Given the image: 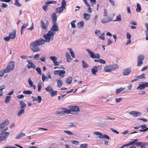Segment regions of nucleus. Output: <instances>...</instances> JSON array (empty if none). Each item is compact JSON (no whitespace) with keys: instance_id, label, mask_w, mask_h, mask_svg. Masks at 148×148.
Returning <instances> with one entry per match:
<instances>
[{"instance_id":"2f4dec72","label":"nucleus","mask_w":148,"mask_h":148,"mask_svg":"<svg viewBox=\"0 0 148 148\" xmlns=\"http://www.w3.org/2000/svg\"><path fill=\"white\" fill-rule=\"evenodd\" d=\"M138 140V139H135L131 142L128 143L127 144H126L125 145L127 146H130L131 145H132L136 143V142Z\"/></svg>"},{"instance_id":"cd10ccee","label":"nucleus","mask_w":148,"mask_h":148,"mask_svg":"<svg viewBox=\"0 0 148 148\" xmlns=\"http://www.w3.org/2000/svg\"><path fill=\"white\" fill-rule=\"evenodd\" d=\"M84 25V22L81 21L78 23L77 26L79 28L82 29L83 28Z\"/></svg>"},{"instance_id":"a18cd8bd","label":"nucleus","mask_w":148,"mask_h":148,"mask_svg":"<svg viewBox=\"0 0 148 148\" xmlns=\"http://www.w3.org/2000/svg\"><path fill=\"white\" fill-rule=\"evenodd\" d=\"M23 93L26 95H30L32 94V92L31 91L24 90L23 91Z\"/></svg>"},{"instance_id":"20e7f679","label":"nucleus","mask_w":148,"mask_h":148,"mask_svg":"<svg viewBox=\"0 0 148 148\" xmlns=\"http://www.w3.org/2000/svg\"><path fill=\"white\" fill-rule=\"evenodd\" d=\"M14 62L13 61L11 62L5 69V72H9L14 68Z\"/></svg>"},{"instance_id":"9b49d317","label":"nucleus","mask_w":148,"mask_h":148,"mask_svg":"<svg viewBox=\"0 0 148 148\" xmlns=\"http://www.w3.org/2000/svg\"><path fill=\"white\" fill-rule=\"evenodd\" d=\"M27 61L28 62V63L29 64L27 65V68H28L30 69V68H32L34 69H35L36 66L31 60H27Z\"/></svg>"},{"instance_id":"e433bc0d","label":"nucleus","mask_w":148,"mask_h":148,"mask_svg":"<svg viewBox=\"0 0 148 148\" xmlns=\"http://www.w3.org/2000/svg\"><path fill=\"white\" fill-rule=\"evenodd\" d=\"M141 10L140 5L139 3H137L136 11L137 12H140Z\"/></svg>"},{"instance_id":"0e129e2a","label":"nucleus","mask_w":148,"mask_h":148,"mask_svg":"<svg viewBox=\"0 0 148 148\" xmlns=\"http://www.w3.org/2000/svg\"><path fill=\"white\" fill-rule=\"evenodd\" d=\"M143 143V142H137V143H136V145L138 146L139 147L140 146V145H142Z\"/></svg>"},{"instance_id":"6ab92c4d","label":"nucleus","mask_w":148,"mask_h":148,"mask_svg":"<svg viewBox=\"0 0 148 148\" xmlns=\"http://www.w3.org/2000/svg\"><path fill=\"white\" fill-rule=\"evenodd\" d=\"M62 110H64V111H62L64 112L63 114H71V111L70 109H67L65 108H62Z\"/></svg>"},{"instance_id":"412c9836","label":"nucleus","mask_w":148,"mask_h":148,"mask_svg":"<svg viewBox=\"0 0 148 148\" xmlns=\"http://www.w3.org/2000/svg\"><path fill=\"white\" fill-rule=\"evenodd\" d=\"M112 21V18H109L108 19H103L101 20V22L103 23H107L108 22L110 21Z\"/></svg>"},{"instance_id":"b1692460","label":"nucleus","mask_w":148,"mask_h":148,"mask_svg":"<svg viewBox=\"0 0 148 148\" xmlns=\"http://www.w3.org/2000/svg\"><path fill=\"white\" fill-rule=\"evenodd\" d=\"M83 16L84 18L86 20H89L90 18V15L87 13H84L83 14Z\"/></svg>"},{"instance_id":"774afa93","label":"nucleus","mask_w":148,"mask_h":148,"mask_svg":"<svg viewBox=\"0 0 148 148\" xmlns=\"http://www.w3.org/2000/svg\"><path fill=\"white\" fill-rule=\"evenodd\" d=\"M99 62L101 64H105L106 63V61L105 60L100 59H99Z\"/></svg>"},{"instance_id":"ddd939ff","label":"nucleus","mask_w":148,"mask_h":148,"mask_svg":"<svg viewBox=\"0 0 148 148\" xmlns=\"http://www.w3.org/2000/svg\"><path fill=\"white\" fill-rule=\"evenodd\" d=\"M53 25L52 26L51 30L52 32L58 31L59 29L58 27V24L57 23H53Z\"/></svg>"},{"instance_id":"393cba45","label":"nucleus","mask_w":148,"mask_h":148,"mask_svg":"<svg viewBox=\"0 0 148 148\" xmlns=\"http://www.w3.org/2000/svg\"><path fill=\"white\" fill-rule=\"evenodd\" d=\"M19 103L21 106L20 108L25 109L26 106L25 103L24 101H20Z\"/></svg>"},{"instance_id":"de8ad7c7","label":"nucleus","mask_w":148,"mask_h":148,"mask_svg":"<svg viewBox=\"0 0 148 148\" xmlns=\"http://www.w3.org/2000/svg\"><path fill=\"white\" fill-rule=\"evenodd\" d=\"M121 20V17L120 14L116 16V19L114 20V21H120Z\"/></svg>"},{"instance_id":"a878e982","label":"nucleus","mask_w":148,"mask_h":148,"mask_svg":"<svg viewBox=\"0 0 148 148\" xmlns=\"http://www.w3.org/2000/svg\"><path fill=\"white\" fill-rule=\"evenodd\" d=\"M65 8H63L62 6L58 7L57 8L56 10V13L58 12L59 13H60L61 12L63 11L64 10Z\"/></svg>"},{"instance_id":"4be33fe9","label":"nucleus","mask_w":148,"mask_h":148,"mask_svg":"<svg viewBox=\"0 0 148 148\" xmlns=\"http://www.w3.org/2000/svg\"><path fill=\"white\" fill-rule=\"evenodd\" d=\"M97 68V67L96 66H94L92 69V73L93 75H95L96 73L98 72Z\"/></svg>"},{"instance_id":"680f3d73","label":"nucleus","mask_w":148,"mask_h":148,"mask_svg":"<svg viewBox=\"0 0 148 148\" xmlns=\"http://www.w3.org/2000/svg\"><path fill=\"white\" fill-rule=\"evenodd\" d=\"M131 36L130 33L129 32L127 33V38L128 39H131Z\"/></svg>"},{"instance_id":"5701e85b","label":"nucleus","mask_w":148,"mask_h":148,"mask_svg":"<svg viewBox=\"0 0 148 148\" xmlns=\"http://www.w3.org/2000/svg\"><path fill=\"white\" fill-rule=\"evenodd\" d=\"M72 81V77L71 76H69L67 78L66 82L67 84H71Z\"/></svg>"},{"instance_id":"2eb2a0df","label":"nucleus","mask_w":148,"mask_h":148,"mask_svg":"<svg viewBox=\"0 0 148 148\" xmlns=\"http://www.w3.org/2000/svg\"><path fill=\"white\" fill-rule=\"evenodd\" d=\"M50 59L51 60L54 65L56 66H58L59 64L58 63L57 60V58L54 56H51L50 57Z\"/></svg>"},{"instance_id":"09e8293b","label":"nucleus","mask_w":148,"mask_h":148,"mask_svg":"<svg viewBox=\"0 0 148 148\" xmlns=\"http://www.w3.org/2000/svg\"><path fill=\"white\" fill-rule=\"evenodd\" d=\"M15 5H17V6L20 7L21 6V4L19 2L18 0H15Z\"/></svg>"},{"instance_id":"8fccbe9b","label":"nucleus","mask_w":148,"mask_h":148,"mask_svg":"<svg viewBox=\"0 0 148 148\" xmlns=\"http://www.w3.org/2000/svg\"><path fill=\"white\" fill-rule=\"evenodd\" d=\"M105 33H103L99 37V38L102 39L103 40H105Z\"/></svg>"},{"instance_id":"c756f323","label":"nucleus","mask_w":148,"mask_h":148,"mask_svg":"<svg viewBox=\"0 0 148 148\" xmlns=\"http://www.w3.org/2000/svg\"><path fill=\"white\" fill-rule=\"evenodd\" d=\"M28 24H24L21 28V34H22L23 32V30L28 25Z\"/></svg>"},{"instance_id":"13d9d810","label":"nucleus","mask_w":148,"mask_h":148,"mask_svg":"<svg viewBox=\"0 0 148 148\" xmlns=\"http://www.w3.org/2000/svg\"><path fill=\"white\" fill-rule=\"evenodd\" d=\"M28 83L31 87H32L33 84V82L30 79H29L28 81Z\"/></svg>"},{"instance_id":"4c0bfd02","label":"nucleus","mask_w":148,"mask_h":148,"mask_svg":"<svg viewBox=\"0 0 148 148\" xmlns=\"http://www.w3.org/2000/svg\"><path fill=\"white\" fill-rule=\"evenodd\" d=\"M145 75L144 73H142L141 75H138L136 77V78L139 79H142L145 78Z\"/></svg>"},{"instance_id":"ea45409f","label":"nucleus","mask_w":148,"mask_h":148,"mask_svg":"<svg viewBox=\"0 0 148 148\" xmlns=\"http://www.w3.org/2000/svg\"><path fill=\"white\" fill-rule=\"evenodd\" d=\"M68 49L70 51V53L71 54V56H72L73 58H75V53L74 52L72 51V49L70 48H69Z\"/></svg>"},{"instance_id":"f704fd0d","label":"nucleus","mask_w":148,"mask_h":148,"mask_svg":"<svg viewBox=\"0 0 148 148\" xmlns=\"http://www.w3.org/2000/svg\"><path fill=\"white\" fill-rule=\"evenodd\" d=\"M99 138L101 139L105 138L108 140H109L110 139V137L106 134H104L103 135H102V136H99Z\"/></svg>"},{"instance_id":"1a4fd4ad","label":"nucleus","mask_w":148,"mask_h":148,"mask_svg":"<svg viewBox=\"0 0 148 148\" xmlns=\"http://www.w3.org/2000/svg\"><path fill=\"white\" fill-rule=\"evenodd\" d=\"M145 57L143 55H140L138 56L137 66H140L143 63V61L144 60Z\"/></svg>"},{"instance_id":"473e14b6","label":"nucleus","mask_w":148,"mask_h":148,"mask_svg":"<svg viewBox=\"0 0 148 148\" xmlns=\"http://www.w3.org/2000/svg\"><path fill=\"white\" fill-rule=\"evenodd\" d=\"M25 136V134L23 132L19 134L16 137V139H19L21 137H23Z\"/></svg>"},{"instance_id":"f8f14e48","label":"nucleus","mask_w":148,"mask_h":148,"mask_svg":"<svg viewBox=\"0 0 148 148\" xmlns=\"http://www.w3.org/2000/svg\"><path fill=\"white\" fill-rule=\"evenodd\" d=\"M129 114L133 116L134 117H136L140 116L141 114V113L136 111H132L130 112Z\"/></svg>"},{"instance_id":"aec40b11","label":"nucleus","mask_w":148,"mask_h":148,"mask_svg":"<svg viewBox=\"0 0 148 148\" xmlns=\"http://www.w3.org/2000/svg\"><path fill=\"white\" fill-rule=\"evenodd\" d=\"M9 123V120L7 119L0 124V126H1L2 125H3V127H5L6 126L8 125Z\"/></svg>"},{"instance_id":"5fc2aeb1","label":"nucleus","mask_w":148,"mask_h":148,"mask_svg":"<svg viewBox=\"0 0 148 148\" xmlns=\"http://www.w3.org/2000/svg\"><path fill=\"white\" fill-rule=\"evenodd\" d=\"M36 70L37 71L38 73L40 74L41 75V69L40 67H38L36 68Z\"/></svg>"},{"instance_id":"423d86ee","label":"nucleus","mask_w":148,"mask_h":148,"mask_svg":"<svg viewBox=\"0 0 148 148\" xmlns=\"http://www.w3.org/2000/svg\"><path fill=\"white\" fill-rule=\"evenodd\" d=\"M86 51L90 54V57L91 58H100V56L99 54L97 53L95 55V53L93 52L90 51L89 49H87Z\"/></svg>"},{"instance_id":"338daca9","label":"nucleus","mask_w":148,"mask_h":148,"mask_svg":"<svg viewBox=\"0 0 148 148\" xmlns=\"http://www.w3.org/2000/svg\"><path fill=\"white\" fill-rule=\"evenodd\" d=\"M122 100V98H117L116 99V103L119 102L120 101H121Z\"/></svg>"},{"instance_id":"0eeeda50","label":"nucleus","mask_w":148,"mask_h":148,"mask_svg":"<svg viewBox=\"0 0 148 148\" xmlns=\"http://www.w3.org/2000/svg\"><path fill=\"white\" fill-rule=\"evenodd\" d=\"M139 85V86L136 88L137 90H143L145 87H148V83L146 82H142Z\"/></svg>"},{"instance_id":"4468645a","label":"nucleus","mask_w":148,"mask_h":148,"mask_svg":"<svg viewBox=\"0 0 148 148\" xmlns=\"http://www.w3.org/2000/svg\"><path fill=\"white\" fill-rule=\"evenodd\" d=\"M104 71L106 72H110L112 71V65H110L105 66L104 68Z\"/></svg>"},{"instance_id":"c03bdc74","label":"nucleus","mask_w":148,"mask_h":148,"mask_svg":"<svg viewBox=\"0 0 148 148\" xmlns=\"http://www.w3.org/2000/svg\"><path fill=\"white\" fill-rule=\"evenodd\" d=\"M42 79L43 82H44L45 80L47 81H48V80L47 77H46V76L44 74L42 75Z\"/></svg>"},{"instance_id":"a211bd4d","label":"nucleus","mask_w":148,"mask_h":148,"mask_svg":"<svg viewBox=\"0 0 148 148\" xmlns=\"http://www.w3.org/2000/svg\"><path fill=\"white\" fill-rule=\"evenodd\" d=\"M51 17L53 23H56L57 17L56 12L52 14Z\"/></svg>"},{"instance_id":"e2e57ef3","label":"nucleus","mask_w":148,"mask_h":148,"mask_svg":"<svg viewBox=\"0 0 148 148\" xmlns=\"http://www.w3.org/2000/svg\"><path fill=\"white\" fill-rule=\"evenodd\" d=\"M41 88V84L39 83L38 84V91L40 92Z\"/></svg>"},{"instance_id":"4d7b16f0","label":"nucleus","mask_w":148,"mask_h":148,"mask_svg":"<svg viewBox=\"0 0 148 148\" xmlns=\"http://www.w3.org/2000/svg\"><path fill=\"white\" fill-rule=\"evenodd\" d=\"M94 134L96 135H99V136H102V134L98 132H95L94 133Z\"/></svg>"},{"instance_id":"7ed1b4c3","label":"nucleus","mask_w":148,"mask_h":148,"mask_svg":"<svg viewBox=\"0 0 148 148\" xmlns=\"http://www.w3.org/2000/svg\"><path fill=\"white\" fill-rule=\"evenodd\" d=\"M68 108L70 109L71 114H76L79 111V108L78 106H69Z\"/></svg>"},{"instance_id":"9d476101","label":"nucleus","mask_w":148,"mask_h":148,"mask_svg":"<svg viewBox=\"0 0 148 148\" xmlns=\"http://www.w3.org/2000/svg\"><path fill=\"white\" fill-rule=\"evenodd\" d=\"M10 134L9 132H5L0 134V141L4 140Z\"/></svg>"},{"instance_id":"052dcab7","label":"nucleus","mask_w":148,"mask_h":148,"mask_svg":"<svg viewBox=\"0 0 148 148\" xmlns=\"http://www.w3.org/2000/svg\"><path fill=\"white\" fill-rule=\"evenodd\" d=\"M95 33L96 35L98 36H99V35H100L101 34V32L99 30H96L95 32Z\"/></svg>"},{"instance_id":"79ce46f5","label":"nucleus","mask_w":148,"mask_h":148,"mask_svg":"<svg viewBox=\"0 0 148 148\" xmlns=\"http://www.w3.org/2000/svg\"><path fill=\"white\" fill-rule=\"evenodd\" d=\"M112 65V71L116 70L119 68V66L117 64H114Z\"/></svg>"},{"instance_id":"6e6552de","label":"nucleus","mask_w":148,"mask_h":148,"mask_svg":"<svg viewBox=\"0 0 148 148\" xmlns=\"http://www.w3.org/2000/svg\"><path fill=\"white\" fill-rule=\"evenodd\" d=\"M41 27L44 29H47L49 25V22L48 20L46 21L45 23L42 20L40 22Z\"/></svg>"},{"instance_id":"37998d69","label":"nucleus","mask_w":148,"mask_h":148,"mask_svg":"<svg viewBox=\"0 0 148 148\" xmlns=\"http://www.w3.org/2000/svg\"><path fill=\"white\" fill-rule=\"evenodd\" d=\"M61 6L64 8H65V6L66 5V2L65 0H62L61 3Z\"/></svg>"},{"instance_id":"c9c22d12","label":"nucleus","mask_w":148,"mask_h":148,"mask_svg":"<svg viewBox=\"0 0 148 148\" xmlns=\"http://www.w3.org/2000/svg\"><path fill=\"white\" fill-rule=\"evenodd\" d=\"M58 86L59 87H61L63 84L62 81L61 80H58L57 81Z\"/></svg>"},{"instance_id":"603ef678","label":"nucleus","mask_w":148,"mask_h":148,"mask_svg":"<svg viewBox=\"0 0 148 148\" xmlns=\"http://www.w3.org/2000/svg\"><path fill=\"white\" fill-rule=\"evenodd\" d=\"M87 145L86 144H84L81 145L79 147L80 148H87Z\"/></svg>"},{"instance_id":"bb28decb","label":"nucleus","mask_w":148,"mask_h":148,"mask_svg":"<svg viewBox=\"0 0 148 148\" xmlns=\"http://www.w3.org/2000/svg\"><path fill=\"white\" fill-rule=\"evenodd\" d=\"M66 61L68 62H69L72 60L70 55L68 53H66Z\"/></svg>"},{"instance_id":"864d4df0","label":"nucleus","mask_w":148,"mask_h":148,"mask_svg":"<svg viewBox=\"0 0 148 148\" xmlns=\"http://www.w3.org/2000/svg\"><path fill=\"white\" fill-rule=\"evenodd\" d=\"M57 91H53V90L51 92V96H54L56 95H57Z\"/></svg>"},{"instance_id":"72a5a7b5","label":"nucleus","mask_w":148,"mask_h":148,"mask_svg":"<svg viewBox=\"0 0 148 148\" xmlns=\"http://www.w3.org/2000/svg\"><path fill=\"white\" fill-rule=\"evenodd\" d=\"M125 89V88H120L119 89H117L116 90V92L117 94L119 93L120 92L124 90Z\"/></svg>"},{"instance_id":"c85d7f7f","label":"nucleus","mask_w":148,"mask_h":148,"mask_svg":"<svg viewBox=\"0 0 148 148\" xmlns=\"http://www.w3.org/2000/svg\"><path fill=\"white\" fill-rule=\"evenodd\" d=\"M82 66L84 68L86 69L88 67V64L84 60H83L82 61Z\"/></svg>"},{"instance_id":"7c9ffc66","label":"nucleus","mask_w":148,"mask_h":148,"mask_svg":"<svg viewBox=\"0 0 148 148\" xmlns=\"http://www.w3.org/2000/svg\"><path fill=\"white\" fill-rule=\"evenodd\" d=\"M57 3V1H47L46 2L45 4H46L48 5L49 4H56Z\"/></svg>"},{"instance_id":"f257e3e1","label":"nucleus","mask_w":148,"mask_h":148,"mask_svg":"<svg viewBox=\"0 0 148 148\" xmlns=\"http://www.w3.org/2000/svg\"><path fill=\"white\" fill-rule=\"evenodd\" d=\"M45 43V41L42 38L31 42L30 44V49L34 52H37L40 51L41 49L38 46Z\"/></svg>"},{"instance_id":"49530a36","label":"nucleus","mask_w":148,"mask_h":148,"mask_svg":"<svg viewBox=\"0 0 148 148\" xmlns=\"http://www.w3.org/2000/svg\"><path fill=\"white\" fill-rule=\"evenodd\" d=\"M11 97L10 96H7L5 99V102L6 103H7L9 102V101L10 100Z\"/></svg>"},{"instance_id":"3c124183","label":"nucleus","mask_w":148,"mask_h":148,"mask_svg":"<svg viewBox=\"0 0 148 148\" xmlns=\"http://www.w3.org/2000/svg\"><path fill=\"white\" fill-rule=\"evenodd\" d=\"M75 22L76 21L75 20H74L71 22V24L72 28H75L76 27V25L75 24Z\"/></svg>"},{"instance_id":"f03ea898","label":"nucleus","mask_w":148,"mask_h":148,"mask_svg":"<svg viewBox=\"0 0 148 148\" xmlns=\"http://www.w3.org/2000/svg\"><path fill=\"white\" fill-rule=\"evenodd\" d=\"M55 32L49 31L46 34L44 35L43 37L45 39V42H49L50 41H53V35L55 34Z\"/></svg>"},{"instance_id":"58836bf2","label":"nucleus","mask_w":148,"mask_h":148,"mask_svg":"<svg viewBox=\"0 0 148 148\" xmlns=\"http://www.w3.org/2000/svg\"><path fill=\"white\" fill-rule=\"evenodd\" d=\"M25 110V109H21L17 113V115L20 116L21 114L23 113Z\"/></svg>"},{"instance_id":"f3484780","label":"nucleus","mask_w":148,"mask_h":148,"mask_svg":"<svg viewBox=\"0 0 148 148\" xmlns=\"http://www.w3.org/2000/svg\"><path fill=\"white\" fill-rule=\"evenodd\" d=\"M9 36L11 39H14L16 36V31L13 30V32L10 33Z\"/></svg>"},{"instance_id":"bf43d9fd","label":"nucleus","mask_w":148,"mask_h":148,"mask_svg":"<svg viewBox=\"0 0 148 148\" xmlns=\"http://www.w3.org/2000/svg\"><path fill=\"white\" fill-rule=\"evenodd\" d=\"M64 132L69 135H73V133L69 131L64 130Z\"/></svg>"},{"instance_id":"a19ab883","label":"nucleus","mask_w":148,"mask_h":148,"mask_svg":"<svg viewBox=\"0 0 148 148\" xmlns=\"http://www.w3.org/2000/svg\"><path fill=\"white\" fill-rule=\"evenodd\" d=\"M45 90L49 92H51L53 90V89H52V87L50 86H49L46 88H45Z\"/></svg>"},{"instance_id":"39448f33","label":"nucleus","mask_w":148,"mask_h":148,"mask_svg":"<svg viewBox=\"0 0 148 148\" xmlns=\"http://www.w3.org/2000/svg\"><path fill=\"white\" fill-rule=\"evenodd\" d=\"M65 71L64 70H56L54 71V74L58 75L61 78H62L65 76Z\"/></svg>"},{"instance_id":"69168bd1","label":"nucleus","mask_w":148,"mask_h":148,"mask_svg":"<svg viewBox=\"0 0 148 148\" xmlns=\"http://www.w3.org/2000/svg\"><path fill=\"white\" fill-rule=\"evenodd\" d=\"M10 39L11 38H10V37H9V36L5 37V38H3L4 40L6 41H9L10 40Z\"/></svg>"},{"instance_id":"dca6fc26","label":"nucleus","mask_w":148,"mask_h":148,"mask_svg":"<svg viewBox=\"0 0 148 148\" xmlns=\"http://www.w3.org/2000/svg\"><path fill=\"white\" fill-rule=\"evenodd\" d=\"M131 71V69L130 68H127L125 69L123 72V75H128Z\"/></svg>"},{"instance_id":"6e6d98bb","label":"nucleus","mask_w":148,"mask_h":148,"mask_svg":"<svg viewBox=\"0 0 148 148\" xmlns=\"http://www.w3.org/2000/svg\"><path fill=\"white\" fill-rule=\"evenodd\" d=\"M48 6V5L46 4V5H43L42 6V8L44 10L46 11L47 10V7Z\"/></svg>"}]
</instances>
